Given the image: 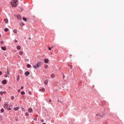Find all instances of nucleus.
I'll return each mask as SVG.
<instances>
[{
  "label": "nucleus",
  "instance_id": "f257e3e1",
  "mask_svg": "<svg viewBox=\"0 0 124 124\" xmlns=\"http://www.w3.org/2000/svg\"><path fill=\"white\" fill-rule=\"evenodd\" d=\"M18 2V0H12L11 1V5L12 7H16L17 6V2Z\"/></svg>",
  "mask_w": 124,
  "mask_h": 124
},
{
  "label": "nucleus",
  "instance_id": "f03ea898",
  "mask_svg": "<svg viewBox=\"0 0 124 124\" xmlns=\"http://www.w3.org/2000/svg\"><path fill=\"white\" fill-rule=\"evenodd\" d=\"M43 63L42 62H38L36 66H33V68L35 69H36L37 68H38L40 67L42 65Z\"/></svg>",
  "mask_w": 124,
  "mask_h": 124
},
{
  "label": "nucleus",
  "instance_id": "7ed1b4c3",
  "mask_svg": "<svg viewBox=\"0 0 124 124\" xmlns=\"http://www.w3.org/2000/svg\"><path fill=\"white\" fill-rule=\"evenodd\" d=\"M5 75H4V77L5 78H7V77H8L10 74L9 72V71H6L5 72Z\"/></svg>",
  "mask_w": 124,
  "mask_h": 124
},
{
  "label": "nucleus",
  "instance_id": "20e7f679",
  "mask_svg": "<svg viewBox=\"0 0 124 124\" xmlns=\"http://www.w3.org/2000/svg\"><path fill=\"white\" fill-rule=\"evenodd\" d=\"M16 18L18 20H22V17L19 15L16 16Z\"/></svg>",
  "mask_w": 124,
  "mask_h": 124
},
{
  "label": "nucleus",
  "instance_id": "39448f33",
  "mask_svg": "<svg viewBox=\"0 0 124 124\" xmlns=\"http://www.w3.org/2000/svg\"><path fill=\"white\" fill-rule=\"evenodd\" d=\"M2 84H3V85H5V84H7V81L6 80L4 79L2 81Z\"/></svg>",
  "mask_w": 124,
  "mask_h": 124
},
{
  "label": "nucleus",
  "instance_id": "423d86ee",
  "mask_svg": "<svg viewBox=\"0 0 124 124\" xmlns=\"http://www.w3.org/2000/svg\"><path fill=\"white\" fill-rule=\"evenodd\" d=\"M44 62L45 63H47L48 62H49V60L48 59H46L45 60H44Z\"/></svg>",
  "mask_w": 124,
  "mask_h": 124
},
{
  "label": "nucleus",
  "instance_id": "0eeeda50",
  "mask_svg": "<svg viewBox=\"0 0 124 124\" xmlns=\"http://www.w3.org/2000/svg\"><path fill=\"white\" fill-rule=\"evenodd\" d=\"M25 75H26V76H28L29 75H30V72L28 71L26 72Z\"/></svg>",
  "mask_w": 124,
  "mask_h": 124
},
{
  "label": "nucleus",
  "instance_id": "6e6552de",
  "mask_svg": "<svg viewBox=\"0 0 124 124\" xmlns=\"http://www.w3.org/2000/svg\"><path fill=\"white\" fill-rule=\"evenodd\" d=\"M28 111H29V113H31V112H32V109L31 108H29Z\"/></svg>",
  "mask_w": 124,
  "mask_h": 124
},
{
  "label": "nucleus",
  "instance_id": "1a4fd4ad",
  "mask_svg": "<svg viewBox=\"0 0 124 124\" xmlns=\"http://www.w3.org/2000/svg\"><path fill=\"white\" fill-rule=\"evenodd\" d=\"M1 49H2L3 50L5 51V50H6V47L5 46H2V47H1Z\"/></svg>",
  "mask_w": 124,
  "mask_h": 124
},
{
  "label": "nucleus",
  "instance_id": "9d476101",
  "mask_svg": "<svg viewBox=\"0 0 124 124\" xmlns=\"http://www.w3.org/2000/svg\"><path fill=\"white\" fill-rule=\"evenodd\" d=\"M24 52L23 51H20L19 52V54L20 55H22L23 54Z\"/></svg>",
  "mask_w": 124,
  "mask_h": 124
},
{
  "label": "nucleus",
  "instance_id": "9b49d317",
  "mask_svg": "<svg viewBox=\"0 0 124 124\" xmlns=\"http://www.w3.org/2000/svg\"><path fill=\"white\" fill-rule=\"evenodd\" d=\"M41 91H42V92H45V88H43L39 90V92H41Z\"/></svg>",
  "mask_w": 124,
  "mask_h": 124
},
{
  "label": "nucleus",
  "instance_id": "f8f14e48",
  "mask_svg": "<svg viewBox=\"0 0 124 124\" xmlns=\"http://www.w3.org/2000/svg\"><path fill=\"white\" fill-rule=\"evenodd\" d=\"M19 109V108L18 107H16L14 108V110L15 111H17Z\"/></svg>",
  "mask_w": 124,
  "mask_h": 124
},
{
  "label": "nucleus",
  "instance_id": "ddd939ff",
  "mask_svg": "<svg viewBox=\"0 0 124 124\" xmlns=\"http://www.w3.org/2000/svg\"><path fill=\"white\" fill-rule=\"evenodd\" d=\"M44 83L46 85H47L48 84V80L47 79H46L45 81H44Z\"/></svg>",
  "mask_w": 124,
  "mask_h": 124
},
{
  "label": "nucleus",
  "instance_id": "4468645a",
  "mask_svg": "<svg viewBox=\"0 0 124 124\" xmlns=\"http://www.w3.org/2000/svg\"><path fill=\"white\" fill-rule=\"evenodd\" d=\"M16 80H17V81H19V80H20V76H19V75H18L17 76V77L16 78Z\"/></svg>",
  "mask_w": 124,
  "mask_h": 124
},
{
  "label": "nucleus",
  "instance_id": "2eb2a0df",
  "mask_svg": "<svg viewBox=\"0 0 124 124\" xmlns=\"http://www.w3.org/2000/svg\"><path fill=\"white\" fill-rule=\"evenodd\" d=\"M16 48H17V49L18 50H20V49H21V47H20V46H18L16 47Z\"/></svg>",
  "mask_w": 124,
  "mask_h": 124
},
{
  "label": "nucleus",
  "instance_id": "dca6fc26",
  "mask_svg": "<svg viewBox=\"0 0 124 124\" xmlns=\"http://www.w3.org/2000/svg\"><path fill=\"white\" fill-rule=\"evenodd\" d=\"M27 67L28 68H31V65L30 64H28L27 65Z\"/></svg>",
  "mask_w": 124,
  "mask_h": 124
},
{
  "label": "nucleus",
  "instance_id": "f3484780",
  "mask_svg": "<svg viewBox=\"0 0 124 124\" xmlns=\"http://www.w3.org/2000/svg\"><path fill=\"white\" fill-rule=\"evenodd\" d=\"M25 93L24 91H22L21 92V94H22V95H24V94H25Z\"/></svg>",
  "mask_w": 124,
  "mask_h": 124
},
{
  "label": "nucleus",
  "instance_id": "a211bd4d",
  "mask_svg": "<svg viewBox=\"0 0 124 124\" xmlns=\"http://www.w3.org/2000/svg\"><path fill=\"white\" fill-rule=\"evenodd\" d=\"M4 108H8V105L7 104H5L4 106Z\"/></svg>",
  "mask_w": 124,
  "mask_h": 124
},
{
  "label": "nucleus",
  "instance_id": "6ab92c4d",
  "mask_svg": "<svg viewBox=\"0 0 124 124\" xmlns=\"http://www.w3.org/2000/svg\"><path fill=\"white\" fill-rule=\"evenodd\" d=\"M13 32H14L16 34V33H17V30H14L13 31Z\"/></svg>",
  "mask_w": 124,
  "mask_h": 124
},
{
  "label": "nucleus",
  "instance_id": "aec40b11",
  "mask_svg": "<svg viewBox=\"0 0 124 124\" xmlns=\"http://www.w3.org/2000/svg\"><path fill=\"white\" fill-rule=\"evenodd\" d=\"M4 21H5L6 23H7L8 22V20L7 19H4Z\"/></svg>",
  "mask_w": 124,
  "mask_h": 124
},
{
  "label": "nucleus",
  "instance_id": "412c9836",
  "mask_svg": "<svg viewBox=\"0 0 124 124\" xmlns=\"http://www.w3.org/2000/svg\"><path fill=\"white\" fill-rule=\"evenodd\" d=\"M3 112H4V109H3V108H1V113H3Z\"/></svg>",
  "mask_w": 124,
  "mask_h": 124
},
{
  "label": "nucleus",
  "instance_id": "4be33fe9",
  "mask_svg": "<svg viewBox=\"0 0 124 124\" xmlns=\"http://www.w3.org/2000/svg\"><path fill=\"white\" fill-rule=\"evenodd\" d=\"M8 30H9V29H8V28H5V29H4V31H8Z\"/></svg>",
  "mask_w": 124,
  "mask_h": 124
},
{
  "label": "nucleus",
  "instance_id": "5701e85b",
  "mask_svg": "<svg viewBox=\"0 0 124 124\" xmlns=\"http://www.w3.org/2000/svg\"><path fill=\"white\" fill-rule=\"evenodd\" d=\"M44 67H45V68L46 69V68H47V67H48V65L46 64V65H45L44 66Z\"/></svg>",
  "mask_w": 124,
  "mask_h": 124
},
{
  "label": "nucleus",
  "instance_id": "b1692460",
  "mask_svg": "<svg viewBox=\"0 0 124 124\" xmlns=\"http://www.w3.org/2000/svg\"><path fill=\"white\" fill-rule=\"evenodd\" d=\"M23 20H24L25 22L27 21V19L26 18H25V17L23 18Z\"/></svg>",
  "mask_w": 124,
  "mask_h": 124
},
{
  "label": "nucleus",
  "instance_id": "393cba45",
  "mask_svg": "<svg viewBox=\"0 0 124 124\" xmlns=\"http://www.w3.org/2000/svg\"><path fill=\"white\" fill-rule=\"evenodd\" d=\"M25 115H26V116L28 117V116H29V113H28V112H26V114H25Z\"/></svg>",
  "mask_w": 124,
  "mask_h": 124
},
{
  "label": "nucleus",
  "instance_id": "a878e982",
  "mask_svg": "<svg viewBox=\"0 0 124 124\" xmlns=\"http://www.w3.org/2000/svg\"><path fill=\"white\" fill-rule=\"evenodd\" d=\"M54 75L53 74L51 75V78H54Z\"/></svg>",
  "mask_w": 124,
  "mask_h": 124
},
{
  "label": "nucleus",
  "instance_id": "bb28decb",
  "mask_svg": "<svg viewBox=\"0 0 124 124\" xmlns=\"http://www.w3.org/2000/svg\"><path fill=\"white\" fill-rule=\"evenodd\" d=\"M0 94H1V95H2L3 93H2V91H1V92H0Z\"/></svg>",
  "mask_w": 124,
  "mask_h": 124
},
{
  "label": "nucleus",
  "instance_id": "cd10ccee",
  "mask_svg": "<svg viewBox=\"0 0 124 124\" xmlns=\"http://www.w3.org/2000/svg\"><path fill=\"white\" fill-rule=\"evenodd\" d=\"M14 97L13 96L11 97V99H12V100H13V99H14Z\"/></svg>",
  "mask_w": 124,
  "mask_h": 124
},
{
  "label": "nucleus",
  "instance_id": "c85d7f7f",
  "mask_svg": "<svg viewBox=\"0 0 124 124\" xmlns=\"http://www.w3.org/2000/svg\"><path fill=\"white\" fill-rule=\"evenodd\" d=\"M2 93H4V94H5V93H6V92L5 91L2 92Z\"/></svg>",
  "mask_w": 124,
  "mask_h": 124
},
{
  "label": "nucleus",
  "instance_id": "c756f323",
  "mask_svg": "<svg viewBox=\"0 0 124 124\" xmlns=\"http://www.w3.org/2000/svg\"><path fill=\"white\" fill-rule=\"evenodd\" d=\"M52 48V47H49L48 49H49V50H51Z\"/></svg>",
  "mask_w": 124,
  "mask_h": 124
},
{
  "label": "nucleus",
  "instance_id": "7c9ffc66",
  "mask_svg": "<svg viewBox=\"0 0 124 124\" xmlns=\"http://www.w3.org/2000/svg\"><path fill=\"white\" fill-rule=\"evenodd\" d=\"M14 42L17 43V41L16 39H15V40L14 41Z\"/></svg>",
  "mask_w": 124,
  "mask_h": 124
},
{
  "label": "nucleus",
  "instance_id": "2f4dec72",
  "mask_svg": "<svg viewBox=\"0 0 124 124\" xmlns=\"http://www.w3.org/2000/svg\"><path fill=\"white\" fill-rule=\"evenodd\" d=\"M41 122H42V123H44V120H42Z\"/></svg>",
  "mask_w": 124,
  "mask_h": 124
},
{
  "label": "nucleus",
  "instance_id": "473e14b6",
  "mask_svg": "<svg viewBox=\"0 0 124 124\" xmlns=\"http://www.w3.org/2000/svg\"><path fill=\"white\" fill-rule=\"evenodd\" d=\"M21 89H24V87H23V86H21Z\"/></svg>",
  "mask_w": 124,
  "mask_h": 124
},
{
  "label": "nucleus",
  "instance_id": "72a5a7b5",
  "mask_svg": "<svg viewBox=\"0 0 124 124\" xmlns=\"http://www.w3.org/2000/svg\"><path fill=\"white\" fill-rule=\"evenodd\" d=\"M2 72L1 71H0V75H1Z\"/></svg>",
  "mask_w": 124,
  "mask_h": 124
},
{
  "label": "nucleus",
  "instance_id": "f704fd0d",
  "mask_svg": "<svg viewBox=\"0 0 124 124\" xmlns=\"http://www.w3.org/2000/svg\"><path fill=\"white\" fill-rule=\"evenodd\" d=\"M70 67H71L72 68V65H69Z\"/></svg>",
  "mask_w": 124,
  "mask_h": 124
},
{
  "label": "nucleus",
  "instance_id": "c9c22d12",
  "mask_svg": "<svg viewBox=\"0 0 124 124\" xmlns=\"http://www.w3.org/2000/svg\"><path fill=\"white\" fill-rule=\"evenodd\" d=\"M7 71L9 72L8 68L7 69Z\"/></svg>",
  "mask_w": 124,
  "mask_h": 124
},
{
  "label": "nucleus",
  "instance_id": "e433bc0d",
  "mask_svg": "<svg viewBox=\"0 0 124 124\" xmlns=\"http://www.w3.org/2000/svg\"><path fill=\"white\" fill-rule=\"evenodd\" d=\"M20 90H18V93H20Z\"/></svg>",
  "mask_w": 124,
  "mask_h": 124
},
{
  "label": "nucleus",
  "instance_id": "4c0bfd02",
  "mask_svg": "<svg viewBox=\"0 0 124 124\" xmlns=\"http://www.w3.org/2000/svg\"><path fill=\"white\" fill-rule=\"evenodd\" d=\"M49 102H51V100H49Z\"/></svg>",
  "mask_w": 124,
  "mask_h": 124
},
{
  "label": "nucleus",
  "instance_id": "58836bf2",
  "mask_svg": "<svg viewBox=\"0 0 124 124\" xmlns=\"http://www.w3.org/2000/svg\"><path fill=\"white\" fill-rule=\"evenodd\" d=\"M8 110H11L10 108H8Z\"/></svg>",
  "mask_w": 124,
  "mask_h": 124
},
{
  "label": "nucleus",
  "instance_id": "ea45409f",
  "mask_svg": "<svg viewBox=\"0 0 124 124\" xmlns=\"http://www.w3.org/2000/svg\"><path fill=\"white\" fill-rule=\"evenodd\" d=\"M96 116H98V114L96 115Z\"/></svg>",
  "mask_w": 124,
  "mask_h": 124
},
{
  "label": "nucleus",
  "instance_id": "a19ab883",
  "mask_svg": "<svg viewBox=\"0 0 124 124\" xmlns=\"http://www.w3.org/2000/svg\"><path fill=\"white\" fill-rule=\"evenodd\" d=\"M70 56L71 57H72V55H70Z\"/></svg>",
  "mask_w": 124,
  "mask_h": 124
},
{
  "label": "nucleus",
  "instance_id": "79ce46f5",
  "mask_svg": "<svg viewBox=\"0 0 124 124\" xmlns=\"http://www.w3.org/2000/svg\"><path fill=\"white\" fill-rule=\"evenodd\" d=\"M46 124V123H43V124Z\"/></svg>",
  "mask_w": 124,
  "mask_h": 124
},
{
  "label": "nucleus",
  "instance_id": "37998d69",
  "mask_svg": "<svg viewBox=\"0 0 124 124\" xmlns=\"http://www.w3.org/2000/svg\"><path fill=\"white\" fill-rule=\"evenodd\" d=\"M0 37H1V35H0Z\"/></svg>",
  "mask_w": 124,
  "mask_h": 124
},
{
  "label": "nucleus",
  "instance_id": "c03bdc74",
  "mask_svg": "<svg viewBox=\"0 0 124 124\" xmlns=\"http://www.w3.org/2000/svg\"><path fill=\"white\" fill-rule=\"evenodd\" d=\"M0 101H1V98H0Z\"/></svg>",
  "mask_w": 124,
  "mask_h": 124
},
{
  "label": "nucleus",
  "instance_id": "a18cd8bd",
  "mask_svg": "<svg viewBox=\"0 0 124 124\" xmlns=\"http://www.w3.org/2000/svg\"><path fill=\"white\" fill-rule=\"evenodd\" d=\"M34 120H36V119H34Z\"/></svg>",
  "mask_w": 124,
  "mask_h": 124
},
{
  "label": "nucleus",
  "instance_id": "49530a36",
  "mask_svg": "<svg viewBox=\"0 0 124 124\" xmlns=\"http://www.w3.org/2000/svg\"><path fill=\"white\" fill-rule=\"evenodd\" d=\"M34 120H36V119H34Z\"/></svg>",
  "mask_w": 124,
  "mask_h": 124
},
{
  "label": "nucleus",
  "instance_id": "de8ad7c7",
  "mask_svg": "<svg viewBox=\"0 0 124 124\" xmlns=\"http://www.w3.org/2000/svg\"><path fill=\"white\" fill-rule=\"evenodd\" d=\"M34 120H36V119H34Z\"/></svg>",
  "mask_w": 124,
  "mask_h": 124
},
{
  "label": "nucleus",
  "instance_id": "09e8293b",
  "mask_svg": "<svg viewBox=\"0 0 124 124\" xmlns=\"http://www.w3.org/2000/svg\"><path fill=\"white\" fill-rule=\"evenodd\" d=\"M1 43H2V42H1Z\"/></svg>",
  "mask_w": 124,
  "mask_h": 124
},
{
  "label": "nucleus",
  "instance_id": "8fccbe9b",
  "mask_svg": "<svg viewBox=\"0 0 124 124\" xmlns=\"http://www.w3.org/2000/svg\"><path fill=\"white\" fill-rule=\"evenodd\" d=\"M1 43H2V42H1Z\"/></svg>",
  "mask_w": 124,
  "mask_h": 124
},
{
  "label": "nucleus",
  "instance_id": "3c124183",
  "mask_svg": "<svg viewBox=\"0 0 124 124\" xmlns=\"http://www.w3.org/2000/svg\"><path fill=\"white\" fill-rule=\"evenodd\" d=\"M29 39H31V38H29Z\"/></svg>",
  "mask_w": 124,
  "mask_h": 124
}]
</instances>
